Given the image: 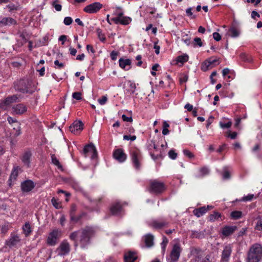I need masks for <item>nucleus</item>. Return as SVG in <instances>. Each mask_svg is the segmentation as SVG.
I'll use <instances>...</instances> for the list:
<instances>
[{"label":"nucleus","mask_w":262,"mask_h":262,"mask_svg":"<svg viewBox=\"0 0 262 262\" xmlns=\"http://www.w3.org/2000/svg\"><path fill=\"white\" fill-rule=\"evenodd\" d=\"M122 211V207L119 202L113 204L110 208V211L113 215H118Z\"/></svg>","instance_id":"nucleus-23"},{"label":"nucleus","mask_w":262,"mask_h":262,"mask_svg":"<svg viewBox=\"0 0 262 262\" xmlns=\"http://www.w3.org/2000/svg\"><path fill=\"white\" fill-rule=\"evenodd\" d=\"M184 108L185 109H187L188 111L189 112H190V111H192L193 110V106L192 105L189 104V103H187L185 104V106H184Z\"/></svg>","instance_id":"nucleus-64"},{"label":"nucleus","mask_w":262,"mask_h":262,"mask_svg":"<svg viewBox=\"0 0 262 262\" xmlns=\"http://www.w3.org/2000/svg\"><path fill=\"white\" fill-rule=\"evenodd\" d=\"M221 217L222 215L220 213L214 211L212 214H210L208 216V220L211 222H214L219 220L220 218L221 219Z\"/></svg>","instance_id":"nucleus-32"},{"label":"nucleus","mask_w":262,"mask_h":262,"mask_svg":"<svg viewBox=\"0 0 262 262\" xmlns=\"http://www.w3.org/2000/svg\"><path fill=\"white\" fill-rule=\"evenodd\" d=\"M35 185L33 181L31 180H26L23 182L21 184V190L23 192H29L32 190Z\"/></svg>","instance_id":"nucleus-18"},{"label":"nucleus","mask_w":262,"mask_h":262,"mask_svg":"<svg viewBox=\"0 0 262 262\" xmlns=\"http://www.w3.org/2000/svg\"><path fill=\"white\" fill-rule=\"evenodd\" d=\"M20 242L18 236L16 235H11L10 238L6 241V245L10 248L16 246Z\"/></svg>","instance_id":"nucleus-21"},{"label":"nucleus","mask_w":262,"mask_h":262,"mask_svg":"<svg viewBox=\"0 0 262 262\" xmlns=\"http://www.w3.org/2000/svg\"><path fill=\"white\" fill-rule=\"evenodd\" d=\"M162 239H163L162 242L161 243V248H162V253H163V255H164L165 250H166V246L168 243V240L166 238V237L164 236L163 237Z\"/></svg>","instance_id":"nucleus-38"},{"label":"nucleus","mask_w":262,"mask_h":262,"mask_svg":"<svg viewBox=\"0 0 262 262\" xmlns=\"http://www.w3.org/2000/svg\"><path fill=\"white\" fill-rule=\"evenodd\" d=\"M254 197V195L252 194H249L247 195V196H244L242 198V200L243 201H251Z\"/></svg>","instance_id":"nucleus-55"},{"label":"nucleus","mask_w":262,"mask_h":262,"mask_svg":"<svg viewBox=\"0 0 262 262\" xmlns=\"http://www.w3.org/2000/svg\"><path fill=\"white\" fill-rule=\"evenodd\" d=\"M228 33L232 37H237L239 35V31L235 27L231 28L229 30Z\"/></svg>","instance_id":"nucleus-33"},{"label":"nucleus","mask_w":262,"mask_h":262,"mask_svg":"<svg viewBox=\"0 0 262 262\" xmlns=\"http://www.w3.org/2000/svg\"><path fill=\"white\" fill-rule=\"evenodd\" d=\"M7 7L9 9V10L10 11H12L13 10H17L18 9V8H19V6L18 5H15L13 4H9Z\"/></svg>","instance_id":"nucleus-48"},{"label":"nucleus","mask_w":262,"mask_h":262,"mask_svg":"<svg viewBox=\"0 0 262 262\" xmlns=\"http://www.w3.org/2000/svg\"><path fill=\"white\" fill-rule=\"evenodd\" d=\"M168 156L170 159L174 160L177 157V154L173 150L171 149L168 152Z\"/></svg>","instance_id":"nucleus-49"},{"label":"nucleus","mask_w":262,"mask_h":262,"mask_svg":"<svg viewBox=\"0 0 262 262\" xmlns=\"http://www.w3.org/2000/svg\"><path fill=\"white\" fill-rule=\"evenodd\" d=\"M51 160H52V162L53 164H54L55 165L57 166V167L59 169H62V165L60 164L59 160L56 157L55 155L52 154L51 155Z\"/></svg>","instance_id":"nucleus-37"},{"label":"nucleus","mask_w":262,"mask_h":262,"mask_svg":"<svg viewBox=\"0 0 262 262\" xmlns=\"http://www.w3.org/2000/svg\"><path fill=\"white\" fill-rule=\"evenodd\" d=\"M231 125H232L231 121H228L227 123H223L222 122H220V126L223 129L229 128L231 126Z\"/></svg>","instance_id":"nucleus-44"},{"label":"nucleus","mask_w":262,"mask_h":262,"mask_svg":"<svg viewBox=\"0 0 262 262\" xmlns=\"http://www.w3.org/2000/svg\"><path fill=\"white\" fill-rule=\"evenodd\" d=\"M7 120L10 124H15L17 127V132H18V133H17V136L21 134L19 122H18L15 119H14L11 117H8L7 118Z\"/></svg>","instance_id":"nucleus-31"},{"label":"nucleus","mask_w":262,"mask_h":262,"mask_svg":"<svg viewBox=\"0 0 262 262\" xmlns=\"http://www.w3.org/2000/svg\"><path fill=\"white\" fill-rule=\"evenodd\" d=\"M72 97L77 100H81L82 99L81 93L80 92H74L72 94Z\"/></svg>","instance_id":"nucleus-47"},{"label":"nucleus","mask_w":262,"mask_h":262,"mask_svg":"<svg viewBox=\"0 0 262 262\" xmlns=\"http://www.w3.org/2000/svg\"><path fill=\"white\" fill-rule=\"evenodd\" d=\"M237 229L235 226H225L222 231V233L225 236H228L231 235Z\"/></svg>","instance_id":"nucleus-22"},{"label":"nucleus","mask_w":262,"mask_h":262,"mask_svg":"<svg viewBox=\"0 0 262 262\" xmlns=\"http://www.w3.org/2000/svg\"><path fill=\"white\" fill-rule=\"evenodd\" d=\"M20 171H21V168L20 167L17 166L14 167L13 170H12L9 179V181H10L11 182L14 181L16 179L18 174V172Z\"/></svg>","instance_id":"nucleus-27"},{"label":"nucleus","mask_w":262,"mask_h":262,"mask_svg":"<svg viewBox=\"0 0 262 262\" xmlns=\"http://www.w3.org/2000/svg\"><path fill=\"white\" fill-rule=\"evenodd\" d=\"M223 178L224 180L229 179L230 178V173L229 171H228L226 167L224 168V172L223 173Z\"/></svg>","instance_id":"nucleus-46"},{"label":"nucleus","mask_w":262,"mask_h":262,"mask_svg":"<svg viewBox=\"0 0 262 262\" xmlns=\"http://www.w3.org/2000/svg\"><path fill=\"white\" fill-rule=\"evenodd\" d=\"M30 82L28 80H20L16 82L14 84L16 91L23 93L32 94L33 91L29 89Z\"/></svg>","instance_id":"nucleus-6"},{"label":"nucleus","mask_w":262,"mask_h":262,"mask_svg":"<svg viewBox=\"0 0 262 262\" xmlns=\"http://www.w3.org/2000/svg\"><path fill=\"white\" fill-rule=\"evenodd\" d=\"M56 251L58 255H68L70 251V245L67 240H63L57 248Z\"/></svg>","instance_id":"nucleus-9"},{"label":"nucleus","mask_w":262,"mask_h":262,"mask_svg":"<svg viewBox=\"0 0 262 262\" xmlns=\"http://www.w3.org/2000/svg\"><path fill=\"white\" fill-rule=\"evenodd\" d=\"M210 170L207 167H203L199 169L200 174L198 177H203L209 173Z\"/></svg>","instance_id":"nucleus-34"},{"label":"nucleus","mask_w":262,"mask_h":262,"mask_svg":"<svg viewBox=\"0 0 262 262\" xmlns=\"http://www.w3.org/2000/svg\"><path fill=\"white\" fill-rule=\"evenodd\" d=\"M96 32L100 40L102 42L105 41L106 38L104 34L102 33V31L100 28H98L96 30Z\"/></svg>","instance_id":"nucleus-42"},{"label":"nucleus","mask_w":262,"mask_h":262,"mask_svg":"<svg viewBox=\"0 0 262 262\" xmlns=\"http://www.w3.org/2000/svg\"><path fill=\"white\" fill-rule=\"evenodd\" d=\"M58 2V0H55L53 2L52 5L54 7L55 9L57 11H60L62 9V6L60 4H57Z\"/></svg>","instance_id":"nucleus-43"},{"label":"nucleus","mask_w":262,"mask_h":262,"mask_svg":"<svg viewBox=\"0 0 262 262\" xmlns=\"http://www.w3.org/2000/svg\"><path fill=\"white\" fill-rule=\"evenodd\" d=\"M83 154L85 157L91 155V159H94L97 156V152L95 146L93 144H90L85 146L83 150Z\"/></svg>","instance_id":"nucleus-11"},{"label":"nucleus","mask_w":262,"mask_h":262,"mask_svg":"<svg viewBox=\"0 0 262 262\" xmlns=\"http://www.w3.org/2000/svg\"><path fill=\"white\" fill-rule=\"evenodd\" d=\"M198 45L199 47H202L203 45L201 39L199 37H195L194 38V46Z\"/></svg>","instance_id":"nucleus-51"},{"label":"nucleus","mask_w":262,"mask_h":262,"mask_svg":"<svg viewBox=\"0 0 262 262\" xmlns=\"http://www.w3.org/2000/svg\"><path fill=\"white\" fill-rule=\"evenodd\" d=\"M113 157L119 162L122 163L126 160L127 156L122 149L118 148L114 151Z\"/></svg>","instance_id":"nucleus-15"},{"label":"nucleus","mask_w":262,"mask_h":262,"mask_svg":"<svg viewBox=\"0 0 262 262\" xmlns=\"http://www.w3.org/2000/svg\"><path fill=\"white\" fill-rule=\"evenodd\" d=\"M76 210V206L75 204L72 205L70 210V216L75 215V211Z\"/></svg>","instance_id":"nucleus-60"},{"label":"nucleus","mask_w":262,"mask_h":262,"mask_svg":"<svg viewBox=\"0 0 262 262\" xmlns=\"http://www.w3.org/2000/svg\"><path fill=\"white\" fill-rule=\"evenodd\" d=\"M194 262H210L209 260V256H206L205 257L203 258L200 255L197 256L194 259Z\"/></svg>","instance_id":"nucleus-40"},{"label":"nucleus","mask_w":262,"mask_h":262,"mask_svg":"<svg viewBox=\"0 0 262 262\" xmlns=\"http://www.w3.org/2000/svg\"><path fill=\"white\" fill-rule=\"evenodd\" d=\"M113 15L115 16V17L111 18V20L115 24H121L122 25H128L132 21V18L129 17L124 16L123 11L120 12H114Z\"/></svg>","instance_id":"nucleus-4"},{"label":"nucleus","mask_w":262,"mask_h":262,"mask_svg":"<svg viewBox=\"0 0 262 262\" xmlns=\"http://www.w3.org/2000/svg\"><path fill=\"white\" fill-rule=\"evenodd\" d=\"M256 223L255 226V229L258 231L262 230V219L260 217L256 218Z\"/></svg>","instance_id":"nucleus-41"},{"label":"nucleus","mask_w":262,"mask_h":262,"mask_svg":"<svg viewBox=\"0 0 262 262\" xmlns=\"http://www.w3.org/2000/svg\"><path fill=\"white\" fill-rule=\"evenodd\" d=\"M103 5L99 2H95L85 6L83 11L88 13L93 14L97 13L102 8Z\"/></svg>","instance_id":"nucleus-10"},{"label":"nucleus","mask_w":262,"mask_h":262,"mask_svg":"<svg viewBox=\"0 0 262 262\" xmlns=\"http://www.w3.org/2000/svg\"><path fill=\"white\" fill-rule=\"evenodd\" d=\"M182 248L180 243L174 244L172 248L168 257H167L168 262H177L180 257Z\"/></svg>","instance_id":"nucleus-5"},{"label":"nucleus","mask_w":262,"mask_h":262,"mask_svg":"<svg viewBox=\"0 0 262 262\" xmlns=\"http://www.w3.org/2000/svg\"><path fill=\"white\" fill-rule=\"evenodd\" d=\"M144 240L147 247L150 248L154 246V236L152 234L150 233L146 234L144 236Z\"/></svg>","instance_id":"nucleus-25"},{"label":"nucleus","mask_w":262,"mask_h":262,"mask_svg":"<svg viewBox=\"0 0 262 262\" xmlns=\"http://www.w3.org/2000/svg\"><path fill=\"white\" fill-rule=\"evenodd\" d=\"M183 154L188 157L189 158H192L194 157L193 154L190 152L189 150L187 149H184L183 150Z\"/></svg>","instance_id":"nucleus-58"},{"label":"nucleus","mask_w":262,"mask_h":262,"mask_svg":"<svg viewBox=\"0 0 262 262\" xmlns=\"http://www.w3.org/2000/svg\"><path fill=\"white\" fill-rule=\"evenodd\" d=\"M16 21L12 17H3L0 20V27H10L11 26H14L16 25Z\"/></svg>","instance_id":"nucleus-16"},{"label":"nucleus","mask_w":262,"mask_h":262,"mask_svg":"<svg viewBox=\"0 0 262 262\" xmlns=\"http://www.w3.org/2000/svg\"><path fill=\"white\" fill-rule=\"evenodd\" d=\"M164 190L163 183L157 180L151 181L150 183L149 191L155 193H161Z\"/></svg>","instance_id":"nucleus-8"},{"label":"nucleus","mask_w":262,"mask_h":262,"mask_svg":"<svg viewBox=\"0 0 262 262\" xmlns=\"http://www.w3.org/2000/svg\"><path fill=\"white\" fill-rule=\"evenodd\" d=\"M137 137L136 136H130V135H124L123 140H131L132 141H135Z\"/></svg>","instance_id":"nucleus-50"},{"label":"nucleus","mask_w":262,"mask_h":262,"mask_svg":"<svg viewBox=\"0 0 262 262\" xmlns=\"http://www.w3.org/2000/svg\"><path fill=\"white\" fill-rule=\"evenodd\" d=\"M188 58H189L188 56L186 54H184V55L178 56L177 58V61L178 62L184 63L188 61Z\"/></svg>","instance_id":"nucleus-39"},{"label":"nucleus","mask_w":262,"mask_h":262,"mask_svg":"<svg viewBox=\"0 0 262 262\" xmlns=\"http://www.w3.org/2000/svg\"><path fill=\"white\" fill-rule=\"evenodd\" d=\"M95 234V229L92 227L86 226L84 228L72 232L69 238L74 242L75 248L80 247L84 249L91 243V239Z\"/></svg>","instance_id":"nucleus-1"},{"label":"nucleus","mask_w":262,"mask_h":262,"mask_svg":"<svg viewBox=\"0 0 262 262\" xmlns=\"http://www.w3.org/2000/svg\"><path fill=\"white\" fill-rule=\"evenodd\" d=\"M83 126L82 121H76L69 127V129L72 133L77 135L83 129Z\"/></svg>","instance_id":"nucleus-14"},{"label":"nucleus","mask_w":262,"mask_h":262,"mask_svg":"<svg viewBox=\"0 0 262 262\" xmlns=\"http://www.w3.org/2000/svg\"><path fill=\"white\" fill-rule=\"evenodd\" d=\"M168 223L166 221L155 220L149 224L150 227L155 229H161L168 225Z\"/></svg>","instance_id":"nucleus-20"},{"label":"nucleus","mask_w":262,"mask_h":262,"mask_svg":"<svg viewBox=\"0 0 262 262\" xmlns=\"http://www.w3.org/2000/svg\"><path fill=\"white\" fill-rule=\"evenodd\" d=\"M51 202L52 205L57 209L59 208L61 206L59 203L57 202V201L54 198H53L51 200Z\"/></svg>","instance_id":"nucleus-54"},{"label":"nucleus","mask_w":262,"mask_h":262,"mask_svg":"<svg viewBox=\"0 0 262 262\" xmlns=\"http://www.w3.org/2000/svg\"><path fill=\"white\" fill-rule=\"evenodd\" d=\"M122 119L124 121L126 122H132L133 121V118L132 117H127L124 114L122 115Z\"/></svg>","instance_id":"nucleus-61"},{"label":"nucleus","mask_w":262,"mask_h":262,"mask_svg":"<svg viewBox=\"0 0 262 262\" xmlns=\"http://www.w3.org/2000/svg\"><path fill=\"white\" fill-rule=\"evenodd\" d=\"M217 60L216 59L212 57L209 58L202 64L201 69L204 71H206L208 70L211 66H214Z\"/></svg>","instance_id":"nucleus-19"},{"label":"nucleus","mask_w":262,"mask_h":262,"mask_svg":"<svg viewBox=\"0 0 262 262\" xmlns=\"http://www.w3.org/2000/svg\"><path fill=\"white\" fill-rule=\"evenodd\" d=\"M231 216L234 220L239 219L242 216V212L241 211H233L231 213Z\"/></svg>","instance_id":"nucleus-36"},{"label":"nucleus","mask_w":262,"mask_h":262,"mask_svg":"<svg viewBox=\"0 0 262 262\" xmlns=\"http://www.w3.org/2000/svg\"><path fill=\"white\" fill-rule=\"evenodd\" d=\"M124 262H134L137 259V256L135 253L132 252H128L124 255Z\"/></svg>","instance_id":"nucleus-28"},{"label":"nucleus","mask_w":262,"mask_h":262,"mask_svg":"<svg viewBox=\"0 0 262 262\" xmlns=\"http://www.w3.org/2000/svg\"><path fill=\"white\" fill-rule=\"evenodd\" d=\"M206 231H195L192 230L191 231V237L192 238H203L205 237V233Z\"/></svg>","instance_id":"nucleus-30"},{"label":"nucleus","mask_w":262,"mask_h":262,"mask_svg":"<svg viewBox=\"0 0 262 262\" xmlns=\"http://www.w3.org/2000/svg\"><path fill=\"white\" fill-rule=\"evenodd\" d=\"M61 235V232L58 230H54L50 233L47 243L50 246H54L57 243L58 239Z\"/></svg>","instance_id":"nucleus-12"},{"label":"nucleus","mask_w":262,"mask_h":262,"mask_svg":"<svg viewBox=\"0 0 262 262\" xmlns=\"http://www.w3.org/2000/svg\"><path fill=\"white\" fill-rule=\"evenodd\" d=\"M24 234L26 236H28L31 232L30 225L29 223H26L23 227Z\"/></svg>","instance_id":"nucleus-35"},{"label":"nucleus","mask_w":262,"mask_h":262,"mask_svg":"<svg viewBox=\"0 0 262 262\" xmlns=\"http://www.w3.org/2000/svg\"><path fill=\"white\" fill-rule=\"evenodd\" d=\"M81 217H82L81 215H79L77 216H75V215H73L70 216V221L71 222L76 223L80 220Z\"/></svg>","instance_id":"nucleus-45"},{"label":"nucleus","mask_w":262,"mask_h":262,"mask_svg":"<svg viewBox=\"0 0 262 262\" xmlns=\"http://www.w3.org/2000/svg\"><path fill=\"white\" fill-rule=\"evenodd\" d=\"M207 211V209L206 206H203L197 209H195L193 211V214L199 217L202 215H203Z\"/></svg>","instance_id":"nucleus-29"},{"label":"nucleus","mask_w":262,"mask_h":262,"mask_svg":"<svg viewBox=\"0 0 262 262\" xmlns=\"http://www.w3.org/2000/svg\"><path fill=\"white\" fill-rule=\"evenodd\" d=\"M262 258V246L254 244L250 247L247 255V262H258Z\"/></svg>","instance_id":"nucleus-2"},{"label":"nucleus","mask_w":262,"mask_h":262,"mask_svg":"<svg viewBox=\"0 0 262 262\" xmlns=\"http://www.w3.org/2000/svg\"><path fill=\"white\" fill-rule=\"evenodd\" d=\"M54 64L55 66V68L59 69H61L64 67V64L62 62H59L58 60L54 61Z\"/></svg>","instance_id":"nucleus-52"},{"label":"nucleus","mask_w":262,"mask_h":262,"mask_svg":"<svg viewBox=\"0 0 262 262\" xmlns=\"http://www.w3.org/2000/svg\"><path fill=\"white\" fill-rule=\"evenodd\" d=\"M237 135V133L235 132L232 133L230 132L228 134V137H230L232 139H234L236 138Z\"/></svg>","instance_id":"nucleus-63"},{"label":"nucleus","mask_w":262,"mask_h":262,"mask_svg":"<svg viewBox=\"0 0 262 262\" xmlns=\"http://www.w3.org/2000/svg\"><path fill=\"white\" fill-rule=\"evenodd\" d=\"M130 157L134 168L139 170L141 167V162L142 159L140 150L137 148H132L130 150Z\"/></svg>","instance_id":"nucleus-3"},{"label":"nucleus","mask_w":262,"mask_h":262,"mask_svg":"<svg viewBox=\"0 0 262 262\" xmlns=\"http://www.w3.org/2000/svg\"><path fill=\"white\" fill-rule=\"evenodd\" d=\"M32 156V154L30 151H26L23 154L21 160L25 165H26L27 167H29L30 165V158Z\"/></svg>","instance_id":"nucleus-26"},{"label":"nucleus","mask_w":262,"mask_h":262,"mask_svg":"<svg viewBox=\"0 0 262 262\" xmlns=\"http://www.w3.org/2000/svg\"><path fill=\"white\" fill-rule=\"evenodd\" d=\"M119 53L118 52H116L115 51H113L111 54L110 56L111 57V59L113 60H116L117 59V57Z\"/></svg>","instance_id":"nucleus-56"},{"label":"nucleus","mask_w":262,"mask_h":262,"mask_svg":"<svg viewBox=\"0 0 262 262\" xmlns=\"http://www.w3.org/2000/svg\"><path fill=\"white\" fill-rule=\"evenodd\" d=\"M232 252L230 246H226L224 248L222 254V262H228Z\"/></svg>","instance_id":"nucleus-17"},{"label":"nucleus","mask_w":262,"mask_h":262,"mask_svg":"<svg viewBox=\"0 0 262 262\" xmlns=\"http://www.w3.org/2000/svg\"><path fill=\"white\" fill-rule=\"evenodd\" d=\"M120 67L125 70H128L130 69L131 60L129 59L120 58L119 60Z\"/></svg>","instance_id":"nucleus-24"},{"label":"nucleus","mask_w":262,"mask_h":262,"mask_svg":"<svg viewBox=\"0 0 262 262\" xmlns=\"http://www.w3.org/2000/svg\"><path fill=\"white\" fill-rule=\"evenodd\" d=\"M73 21V19L71 17H66L64 19L63 23L64 24L67 25L69 26L72 24Z\"/></svg>","instance_id":"nucleus-53"},{"label":"nucleus","mask_w":262,"mask_h":262,"mask_svg":"<svg viewBox=\"0 0 262 262\" xmlns=\"http://www.w3.org/2000/svg\"><path fill=\"white\" fill-rule=\"evenodd\" d=\"M107 100V97L106 96H103L101 99H98V102L101 105H104L105 104Z\"/></svg>","instance_id":"nucleus-57"},{"label":"nucleus","mask_w":262,"mask_h":262,"mask_svg":"<svg viewBox=\"0 0 262 262\" xmlns=\"http://www.w3.org/2000/svg\"><path fill=\"white\" fill-rule=\"evenodd\" d=\"M212 36L213 39L217 41H220L222 38L221 35L217 32H214L212 34Z\"/></svg>","instance_id":"nucleus-59"},{"label":"nucleus","mask_w":262,"mask_h":262,"mask_svg":"<svg viewBox=\"0 0 262 262\" xmlns=\"http://www.w3.org/2000/svg\"><path fill=\"white\" fill-rule=\"evenodd\" d=\"M28 108L23 103H18L12 107V114L13 115H21L27 112Z\"/></svg>","instance_id":"nucleus-13"},{"label":"nucleus","mask_w":262,"mask_h":262,"mask_svg":"<svg viewBox=\"0 0 262 262\" xmlns=\"http://www.w3.org/2000/svg\"><path fill=\"white\" fill-rule=\"evenodd\" d=\"M19 97L17 95H13L0 101V109L7 110L12 103L18 101Z\"/></svg>","instance_id":"nucleus-7"},{"label":"nucleus","mask_w":262,"mask_h":262,"mask_svg":"<svg viewBox=\"0 0 262 262\" xmlns=\"http://www.w3.org/2000/svg\"><path fill=\"white\" fill-rule=\"evenodd\" d=\"M186 13L188 16H192L191 18H194V16H192V8H187L186 10Z\"/></svg>","instance_id":"nucleus-62"}]
</instances>
